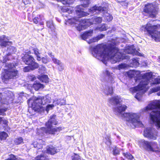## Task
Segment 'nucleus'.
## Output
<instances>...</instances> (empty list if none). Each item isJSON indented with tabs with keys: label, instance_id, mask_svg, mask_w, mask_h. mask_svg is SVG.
Here are the masks:
<instances>
[{
	"label": "nucleus",
	"instance_id": "obj_1",
	"mask_svg": "<svg viewBox=\"0 0 160 160\" xmlns=\"http://www.w3.org/2000/svg\"><path fill=\"white\" fill-rule=\"evenodd\" d=\"M93 50L96 51L97 53L102 52V54H104V56L109 57L111 59L119 51L116 44L114 43H110L108 45L98 44L94 48Z\"/></svg>",
	"mask_w": 160,
	"mask_h": 160
},
{
	"label": "nucleus",
	"instance_id": "obj_2",
	"mask_svg": "<svg viewBox=\"0 0 160 160\" xmlns=\"http://www.w3.org/2000/svg\"><path fill=\"white\" fill-rule=\"evenodd\" d=\"M142 32H144L145 34L150 37L156 41H160V32L157 29H160V24L152 25L150 23H147L141 27Z\"/></svg>",
	"mask_w": 160,
	"mask_h": 160
},
{
	"label": "nucleus",
	"instance_id": "obj_3",
	"mask_svg": "<svg viewBox=\"0 0 160 160\" xmlns=\"http://www.w3.org/2000/svg\"><path fill=\"white\" fill-rule=\"evenodd\" d=\"M55 115H53L47 122L45 123L46 127H42L41 130L44 133L47 134L55 135L56 133L59 132L62 130V127H59L56 128H52V124L56 125L58 124V122L54 117Z\"/></svg>",
	"mask_w": 160,
	"mask_h": 160
},
{
	"label": "nucleus",
	"instance_id": "obj_4",
	"mask_svg": "<svg viewBox=\"0 0 160 160\" xmlns=\"http://www.w3.org/2000/svg\"><path fill=\"white\" fill-rule=\"evenodd\" d=\"M22 61L28 66L25 67L23 70L25 72H29L38 68L39 64L36 62L34 58L31 55L24 54L22 58Z\"/></svg>",
	"mask_w": 160,
	"mask_h": 160
},
{
	"label": "nucleus",
	"instance_id": "obj_5",
	"mask_svg": "<svg viewBox=\"0 0 160 160\" xmlns=\"http://www.w3.org/2000/svg\"><path fill=\"white\" fill-rule=\"evenodd\" d=\"M46 99V96H38L32 104V109L35 112H43L45 108L42 105H44L48 102Z\"/></svg>",
	"mask_w": 160,
	"mask_h": 160
},
{
	"label": "nucleus",
	"instance_id": "obj_6",
	"mask_svg": "<svg viewBox=\"0 0 160 160\" xmlns=\"http://www.w3.org/2000/svg\"><path fill=\"white\" fill-rule=\"evenodd\" d=\"M158 4L156 2L148 3L144 5L143 12L149 15V17L155 18L159 11Z\"/></svg>",
	"mask_w": 160,
	"mask_h": 160
},
{
	"label": "nucleus",
	"instance_id": "obj_7",
	"mask_svg": "<svg viewBox=\"0 0 160 160\" xmlns=\"http://www.w3.org/2000/svg\"><path fill=\"white\" fill-rule=\"evenodd\" d=\"M122 116L127 119L128 123L132 124L135 127H142L143 125L142 122L139 121L136 114L131 113L129 112H125L122 114Z\"/></svg>",
	"mask_w": 160,
	"mask_h": 160
},
{
	"label": "nucleus",
	"instance_id": "obj_8",
	"mask_svg": "<svg viewBox=\"0 0 160 160\" xmlns=\"http://www.w3.org/2000/svg\"><path fill=\"white\" fill-rule=\"evenodd\" d=\"M7 72L2 77V79L4 81H7L9 79H15L18 74V71L17 70L8 71L6 70Z\"/></svg>",
	"mask_w": 160,
	"mask_h": 160
},
{
	"label": "nucleus",
	"instance_id": "obj_9",
	"mask_svg": "<svg viewBox=\"0 0 160 160\" xmlns=\"http://www.w3.org/2000/svg\"><path fill=\"white\" fill-rule=\"evenodd\" d=\"M76 13L77 17H74L68 19L69 22L71 24L75 23L76 22H78L79 18L86 16L85 12L81 10H76Z\"/></svg>",
	"mask_w": 160,
	"mask_h": 160
},
{
	"label": "nucleus",
	"instance_id": "obj_10",
	"mask_svg": "<svg viewBox=\"0 0 160 160\" xmlns=\"http://www.w3.org/2000/svg\"><path fill=\"white\" fill-rule=\"evenodd\" d=\"M12 42L9 41L8 37L3 35L0 37V46L2 48H6L9 45H12Z\"/></svg>",
	"mask_w": 160,
	"mask_h": 160
},
{
	"label": "nucleus",
	"instance_id": "obj_11",
	"mask_svg": "<svg viewBox=\"0 0 160 160\" xmlns=\"http://www.w3.org/2000/svg\"><path fill=\"white\" fill-rule=\"evenodd\" d=\"M144 135L145 137L153 140L156 139V137L153 133L151 128H146L145 130L144 131Z\"/></svg>",
	"mask_w": 160,
	"mask_h": 160
},
{
	"label": "nucleus",
	"instance_id": "obj_12",
	"mask_svg": "<svg viewBox=\"0 0 160 160\" xmlns=\"http://www.w3.org/2000/svg\"><path fill=\"white\" fill-rule=\"evenodd\" d=\"M149 117L151 120L158 128H160V118L156 114L150 113Z\"/></svg>",
	"mask_w": 160,
	"mask_h": 160
},
{
	"label": "nucleus",
	"instance_id": "obj_13",
	"mask_svg": "<svg viewBox=\"0 0 160 160\" xmlns=\"http://www.w3.org/2000/svg\"><path fill=\"white\" fill-rule=\"evenodd\" d=\"M121 98L118 96H115L112 97L108 100L109 103L112 105H117L120 104L121 102Z\"/></svg>",
	"mask_w": 160,
	"mask_h": 160
},
{
	"label": "nucleus",
	"instance_id": "obj_14",
	"mask_svg": "<svg viewBox=\"0 0 160 160\" xmlns=\"http://www.w3.org/2000/svg\"><path fill=\"white\" fill-rule=\"evenodd\" d=\"M156 109H160V103L152 102L149 104L145 107V109L147 111H148Z\"/></svg>",
	"mask_w": 160,
	"mask_h": 160
},
{
	"label": "nucleus",
	"instance_id": "obj_15",
	"mask_svg": "<svg viewBox=\"0 0 160 160\" xmlns=\"http://www.w3.org/2000/svg\"><path fill=\"white\" fill-rule=\"evenodd\" d=\"M58 152L56 148L52 145L47 146L46 149V152L52 155H54Z\"/></svg>",
	"mask_w": 160,
	"mask_h": 160
},
{
	"label": "nucleus",
	"instance_id": "obj_16",
	"mask_svg": "<svg viewBox=\"0 0 160 160\" xmlns=\"http://www.w3.org/2000/svg\"><path fill=\"white\" fill-rule=\"evenodd\" d=\"M93 32V30L91 29L84 32L83 33L81 34L80 36L82 39L85 40L89 37H91L92 35Z\"/></svg>",
	"mask_w": 160,
	"mask_h": 160
},
{
	"label": "nucleus",
	"instance_id": "obj_17",
	"mask_svg": "<svg viewBox=\"0 0 160 160\" xmlns=\"http://www.w3.org/2000/svg\"><path fill=\"white\" fill-rule=\"evenodd\" d=\"M32 21L34 24H37L38 26L44 25V22L42 21V16L41 15H38L37 17H34L33 18Z\"/></svg>",
	"mask_w": 160,
	"mask_h": 160
},
{
	"label": "nucleus",
	"instance_id": "obj_18",
	"mask_svg": "<svg viewBox=\"0 0 160 160\" xmlns=\"http://www.w3.org/2000/svg\"><path fill=\"white\" fill-rule=\"evenodd\" d=\"M144 145L145 146L147 149L151 151H154V150L152 147L154 144H156V143L153 142H148L144 141L143 142Z\"/></svg>",
	"mask_w": 160,
	"mask_h": 160
},
{
	"label": "nucleus",
	"instance_id": "obj_19",
	"mask_svg": "<svg viewBox=\"0 0 160 160\" xmlns=\"http://www.w3.org/2000/svg\"><path fill=\"white\" fill-rule=\"evenodd\" d=\"M127 108V107L125 105H121L114 108V112H117L119 114H121L122 112H124Z\"/></svg>",
	"mask_w": 160,
	"mask_h": 160
},
{
	"label": "nucleus",
	"instance_id": "obj_20",
	"mask_svg": "<svg viewBox=\"0 0 160 160\" xmlns=\"http://www.w3.org/2000/svg\"><path fill=\"white\" fill-rule=\"evenodd\" d=\"M104 11V7L101 6H96V5L94 6L89 9V12L92 13H94L97 11Z\"/></svg>",
	"mask_w": 160,
	"mask_h": 160
},
{
	"label": "nucleus",
	"instance_id": "obj_21",
	"mask_svg": "<svg viewBox=\"0 0 160 160\" xmlns=\"http://www.w3.org/2000/svg\"><path fill=\"white\" fill-rule=\"evenodd\" d=\"M148 84V82L147 81L145 82L143 80L141 81L138 85L140 91L145 90Z\"/></svg>",
	"mask_w": 160,
	"mask_h": 160
},
{
	"label": "nucleus",
	"instance_id": "obj_22",
	"mask_svg": "<svg viewBox=\"0 0 160 160\" xmlns=\"http://www.w3.org/2000/svg\"><path fill=\"white\" fill-rule=\"evenodd\" d=\"M32 50L34 52V53L36 56V59L38 61H40L41 60V58L40 57V53L39 52V50L37 48H32Z\"/></svg>",
	"mask_w": 160,
	"mask_h": 160
},
{
	"label": "nucleus",
	"instance_id": "obj_23",
	"mask_svg": "<svg viewBox=\"0 0 160 160\" xmlns=\"http://www.w3.org/2000/svg\"><path fill=\"white\" fill-rule=\"evenodd\" d=\"M32 87L35 91H38L40 88H43L44 86L39 82H35L33 84Z\"/></svg>",
	"mask_w": 160,
	"mask_h": 160
},
{
	"label": "nucleus",
	"instance_id": "obj_24",
	"mask_svg": "<svg viewBox=\"0 0 160 160\" xmlns=\"http://www.w3.org/2000/svg\"><path fill=\"white\" fill-rule=\"evenodd\" d=\"M91 19L92 24H98L101 23L102 21V18L100 17H94Z\"/></svg>",
	"mask_w": 160,
	"mask_h": 160
},
{
	"label": "nucleus",
	"instance_id": "obj_25",
	"mask_svg": "<svg viewBox=\"0 0 160 160\" xmlns=\"http://www.w3.org/2000/svg\"><path fill=\"white\" fill-rule=\"evenodd\" d=\"M142 75L141 74V72L138 71L134 70V80L136 82L138 80H139L141 79Z\"/></svg>",
	"mask_w": 160,
	"mask_h": 160
},
{
	"label": "nucleus",
	"instance_id": "obj_26",
	"mask_svg": "<svg viewBox=\"0 0 160 160\" xmlns=\"http://www.w3.org/2000/svg\"><path fill=\"white\" fill-rule=\"evenodd\" d=\"M38 78L42 82L47 83L48 82V78L47 75L39 76Z\"/></svg>",
	"mask_w": 160,
	"mask_h": 160
},
{
	"label": "nucleus",
	"instance_id": "obj_27",
	"mask_svg": "<svg viewBox=\"0 0 160 160\" xmlns=\"http://www.w3.org/2000/svg\"><path fill=\"white\" fill-rule=\"evenodd\" d=\"M134 70H129L126 72L125 75L129 78L132 79L134 77Z\"/></svg>",
	"mask_w": 160,
	"mask_h": 160
},
{
	"label": "nucleus",
	"instance_id": "obj_28",
	"mask_svg": "<svg viewBox=\"0 0 160 160\" xmlns=\"http://www.w3.org/2000/svg\"><path fill=\"white\" fill-rule=\"evenodd\" d=\"M123 155L127 159L130 160H132L134 158L133 156L129 152H123Z\"/></svg>",
	"mask_w": 160,
	"mask_h": 160
},
{
	"label": "nucleus",
	"instance_id": "obj_29",
	"mask_svg": "<svg viewBox=\"0 0 160 160\" xmlns=\"http://www.w3.org/2000/svg\"><path fill=\"white\" fill-rule=\"evenodd\" d=\"M8 136V134L4 131L0 132V140H6Z\"/></svg>",
	"mask_w": 160,
	"mask_h": 160
},
{
	"label": "nucleus",
	"instance_id": "obj_30",
	"mask_svg": "<svg viewBox=\"0 0 160 160\" xmlns=\"http://www.w3.org/2000/svg\"><path fill=\"white\" fill-rule=\"evenodd\" d=\"M23 138L22 137H19L15 139L14 140V143L15 145H18L23 143Z\"/></svg>",
	"mask_w": 160,
	"mask_h": 160
},
{
	"label": "nucleus",
	"instance_id": "obj_31",
	"mask_svg": "<svg viewBox=\"0 0 160 160\" xmlns=\"http://www.w3.org/2000/svg\"><path fill=\"white\" fill-rule=\"evenodd\" d=\"M49 55L51 56L52 61L55 64H56L57 65H59V64H60V63L61 62L60 60L55 58L53 55H52L51 53L49 54Z\"/></svg>",
	"mask_w": 160,
	"mask_h": 160
},
{
	"label": "nucleus",
	"instance_id": "obj_32",
	"mask_svg": "<svg viewBox=\"0 0 160 160\" xmlns=\"http://www.w3.org/2000/svg\"><path fill=\"white\" fill-rule=\"evenodd\" d=\"M60 1L64 5H69L70 4L72 3L75 0H57Z\"/></svg>",
	"mask_w": 160,
	"mask_h": 160
},
{
	"label": "nucleus",
	"instance_id": "obj_33",
	"mask_svg": "<svg viewBox=\"0 0 160 160\" xmlns=\"http://www.w3.org/2000/svg\"><path fill=\"white\" fill-rule=\"evenodd\" d=\"M35 160H48V158L46 156L41 154L37 156L35 158Z\"/></svg>",
	"mask_w": 160,
	"mask_h": 160
},
{
	"label": "nucleus",
	"instance_id": "obj_34",
	"mask_svg": "<svg viewBox=\"0 0 160 160\" xmlns=\"http://www.w3.org/2000/svg\"><path fill=\"white\" fill-rule=\"evenodd\" d=\"M112 154L114 156H117L120 154V151L119 150L118 148L116 146H115L113 149Z\"/></svg>",
	"mask_w": 160,
	"mask_h": 160
},
{
	"label": "nucleus",
	"instance_id": "obj_35",
	"mask_svg": "<svg viewBox=\"0 0 160 160\" xmlns=\"http://www.w3.org/2000/svg\"><path fill=\"white\" fill-rule=\"evenodd\" d=\"M5 67L8 70H11L15 68V66L13 63H7L5 64Z\"/></svg>",
	"mask_w": 160,
	"mask_h": 160
},
{
	"label": "nucleus",
	"instance_id": "obj_36",
	"mask_svg": "<svg viewBox=\"0 0 160 160\" xmlns=\"http://www.w3.org/2000/svg\"><path fill=\"white\" fill-rule=\"evenodd\" d=\"M74 156L72 157V160H85L82 159L79 154L74 153Z\"/></svg>",
	"mask_w": 160,
	"mask_h": 160
},
{
	"label": "nucleus",
	"instance_id": "obj_37",
	"mask_svg": "<svg viewBox=\"0 0 160 160\" xmlns=\"http://www.w3.org/2000/svg\"><path fill=\"white\" fill-rule=\"evenodd\" d=\"M138 85L132 88H130L129 90L132 93H135L137 92L138 91H140L139 89Z\"/></svg>",
	"mask_w": 160,
	"mask_h": 160
},
{
	"label": "nucleus",
	"instance_id": "obj_38",
	"mask_svg": "<svg viewBox=\"0 0 160 160\" xmlns=\"http://www.w3.org/2000/svg\"><path fill=\"white\" fill-rule=\"evenodd\" d=\"M58 104L60 105H66V100L64 98L59 99L58 100Z\"/></svg>",
	"mask_w": 160,
	"mask_h": 160
},
{
	"label": "nucleus",
	"instance_id": "obj_39",
	"mask_svg": "<svg viewBox=\"0 0 160 160\" xmlns=\"http://www.w3.org/2000/svg\"><path fill=\"white\" fill-rule=\"evenodd\" d=\"M90 0H84L83 3L81 5L84 8L88 7L90 4Z\"/></svg>",
	"mask_w": 160,
	"mask_h": 160
},
{
	"label": "nucleus",
	"instance_id": "obj_40",
	"mask_svg": "<svg viewBox=\"0 0 160 160\" xmlns=\"http://www.w3.org/2000/svg\"><path fill=\"white\" fill-rule=\"evenodd\" d=\"M159 91H160V86H158L157 87H154L151 89L150 90V92L151 93H152L158 92Z\"/></svg>",
	"mask_w": 160,
	"mask_h": 160
},
{
	"label": "nucleus",
	"instance_id": "obj_41",
	"mask_svg": "<svg viewBox=\"0 0 160 160\" xmlns=\"http://www.w3.org/2000/svg\"><path fill=\"white\" fill-rule=\"evenodd\" d=\"M98 29L101 32L106 31L107 29L105 24H102L98 28Z\"/></svg>",
	"mask_w": 160,
	"mask_h": 160
},
{
	"label": "nucleus",
	"instance_id": "obj_42",
	"mask_svg": "<svg viewBox=\"0 0 160 160\" xmlns=\"http://www.w3.org/2000/svg\"><path fill=\"white\" fill-rule=\"evenodd\" d=\"M98 41L97 40L96 37H94L92 38L89 39V41H87L88 43L89 44H91L92 43L97 42Z\"/></svg>",
	"mask_w": 160,
	"mask_h": 160
},
{
	"label": "nucleus",
	"instance_id": "obj_43",
	"mask_svg": "<svg viewBox=\"0 0 160 160\" xmlns=\"http://www.w3.org/2000/svg\"><path fill=\"white\" fill-rule=\"evenodd\" d=\"M84 27L85 25H83L80 24H78V26L77 27V29L78 31H80L84 29L85 28Z\"/></svg>",
	"mask_w": 160,
	"mask_h": 160
},
{
	"label": "nucleus",
	"instance_id": "obj_44",
	"mask_svg": "<svg viewBox=\"0 0 160 160\" xmlns=\"http://www.w3.org/2000/svg\"><path fill=\"white\" fill-rule=\"evenodd\" d=\"M54 107V106L53 104H48L46 107L45 110L48 112L50 109H52Z\"/></svg>",
	"mask_w": 160,
	"mask_h": 160
},
{
	"label": "nucleus",
	"instance_id": "obj_45",
	"mask_svg": "<svg viewBox=\"0 0 160 160\" xmlns=\"http://www.w3.org/2000/svg\"><path fill=\"white\" fill-rule=\"evenodd\" d=\"M41 60L42 63L46 64L49 62V60L48 58L46 57H43L41 58Z\"/></svg>",
	"mask_w": 160,
	"mask_h": 160
},
{
	"label": "nucleus",
	"instance_id": "obj_46",
	"mask_svg": "<svg viewBox=\"0 0 160 160\" xmlns=\"http://www.w3.org/2000/svg\"><path fill=\"white\" fill-rule=\"evenodd\" d=\"M105 36V35L102 34H100L96 37L98 42L100 40L103 38Z\"/></svg>",
	"mask_w": 160,
	"mask_h": 160
},
{
	"label": "nucleus",
	"instance_id": "obj_47",
	"mask_svg": "<svg viewBox=\"0 0 160 160\" xmlns=\"http://www.w3.org/2000/svg\"><path fill=\"white\" fill-rule=\"evenodd\" d=\"M47 26L50 28H52L53 27V25L52 23L50 21L47 22Z\"/></svg>",
	"mask_w": 160,
	"mask_h": 160
},
{
	"label": "nucleus",
	"instance_id": "obj_48",
	"mask_svg": "<svg viewBox=\"0 0 160 160\" xmlns=\"http://www.w3.org/2000/svg\"><path fill=\"white\" fill-rule=\"evenodd\" d=\"M57 66V69L59 71H61L63 69V67L62 62L60 63V64L59 65H58Z\"/></svg>",
	"mask_w": 160,
	"mask_h": 160
},
{
	"label": "nucleus",
	"instance_id": "obj_49",
	"mask_svg": "<svg viewBox=\"0 0 160 160\" xmlns=\"http://www.w3.org/2000/svg\"><path fill=\"white\" fill-rule=\"evenodd\" d=\"M10 60V59L8 57V56H4L3 58V59H2V63H6V62L8 61H9Z\"/></svg>",
	"mask_w": 160,
	"mask_h": 160
},
{
	"label": "nucleus",
	"instance_id": "obj_50",
	"mask_svg": "<svg viewBox=\"0 0 160 160\" xmlns=\"http://www.w3.org/2000/svg\"><path fill=\"white\" fill-rule=\"evenodd\" d=\"M106 19L107 21L110 22L113 19V17L112 15L109 14L106 16Z\"/></svg>",
	"mask_w": 160,
	"mask_h": 160
},
{
	"label": "nucleus",
	"instance_id": "obj_51",
	"mask_svg": "<svg viewBox=\"0 0 160 160\" xmlns=\"http://www.w3.org/2000/svg\"><path fill=\"white\" fill-rule=\"evenodd\" d=\"M159 83H160V79L158 78H155L152 82V84L153 85L158 84Z\"/></svg>",
	"mask_w": 160,
	"mask_h": 160
},
{
	"label": "nucleus",
	"instance_id": "obj_52",
	"mask_svg": "<svg viewBox=\"0 0 160 160\" xmlns=\"http://www.w3.org/2000/svg\"><path fill=\"white\" fill-rule=\"evenodd\" d=\"M126 64L124 63H121L118 65V68L119 69H124L126 68Z\"/></svg>",
	"mask_w": 160,
	"mask_h": 160
},
{
	"label": "nucleus",
	"instance_id": "obj_53",
	"mask_svg": "<svg viewBox=\"0 0 160 160\" xmlns=\"http://www.w3.org/2000/svg\"><path fill=\"white\" fill-rule=\"evenodd\" d=\"M88 19H81L79 21L80 23L85 24L88 22Z\"/></svg>",
	"mask_w": 160,
	"mask_h": 160
},
{
	"label": "nucleus",
	"instance_id": "obj_54",
	"mask_svg": "<svg viewBox=\"0 0 160 160\" xmlns=\"http://www.w3.org/2000/svg\"><path fill=\"white\" fill-rule=\"evenodd\" d=\"M151 113L153 114H158L159 117H160V110H156L152 111Z\"/></svg>",
	"mask_w": 160,
	"mask_h": 160
},
{
	"label": "nucleus",
	"instance_id": "obj_55",
	"mask_svg": "<svg viewBox=\"0 0 160 160\" xmlns=\"http://www.w3.org/2000/svg\"><path fill=\"white\" fill-rule=\"evenodd\" d=\"M108 89L109 90V91H108V93L107 94V95H112L113 93V88L112 87H109L108 88Z\"/></svg>",
	"mask_w": 160,
	"mask_h": 160
},
{
	"label": "nucleus",
	"instance_id": "obj_56",
	"mask_svg": "<svg viewBox=\"0 0 160 160\" xmlns=\"http://www.w3.org/2000/svg\"><path fill=\"white\" fill-rule=\"evenodd\" d=\"M110 136H107L105 138V139L107 140V142H108V143L111 144V140L110 139Z\"/></svg>",
	"mask_w": 160,
	"mask_h": 160
},
{
	"label": "nucleus",
	"instance_id": "obj_57",
	"mask_svg": "<svg viewBox=\"0 0 160 160\" xmlns=\"http://www.w3.org/2000/svg\"><path fill=\"white\" fill-rule=\"evenodd\" d=\"M23 2L25 5L30 4L31 3L30 0H23Z\"/></svg>",
	"mask_w": 160,
	"mask_h": 160
},
{
	"label": "nucleus",
	"instance_id": "obj_58",
	"mask_svg": "<svg viewBox=\"0 0 160 160\" xmlns=\"http://www.w3.org/2000/svg\"><path fill=\"white\" fill-rule=\"evenodd\" d=\"M62 11L63 12H67L69 11V9L67 8L63 7L62 8Z\"/></svg>",
	"mask_w": 160,
	"mask_h": 160
},
{
	"label": "nucleus",
	"instance_id": "obj_59",
	"mask_svg": "<svg viewBox=\"0 0 160 160\" xmlns=\"http://www.w3.org/2000/svg\"><path fill=\"white\" fill-rule=\"evenodd\" d=\"M16 48L15 47L13 46H10L9 47L7 48V49L9 51H10V49H12L14 51V50H16Z\"/></svg>",
	"mask_w": 160,
	"mask_h": 160
},
{
	"label": "nucleus",
	"instance_id": "obj_60",
	"mask_svg": "<svg viewBox=\"0 0 160 160\" xmlns=\"http://www.w3.org/2000/svg\"><path fill=\"white\" fill-rule=\"evenodd\" d=\"M2 123L3 124L5 125H8V120H6L4 119L3 120H2Z\"/></svg>",
	"mask_w": 160,
	"mask_h": 160
},
{
	"label": "nucleus",
	"instance_id": "obj_61",
	"mask_svg": "<svg viewBox=\"0 0 160 160\" xmlns=\"http://www.w3.org/2000/svg\"><path fill=\"white\" fill-rule=\"evenodd\" d=\"M31 53V52L30 50H29L27 52H25V54H28V55H30V54Z\"/></svg>",
	"mask_w": 160,
	"mask_h": 160
},
{
	"label": "nucleus",
	"instance_id": "obj_62",
	"mask_svg": "<svg viewBox=\"0 0 160 160\" xmlns=\"http://www.w3.org/2000/svg\"><path fill=\"white\" fill-rule=\"evenodd\" d=\"M4 111L3 109H0V115H2Z\"/></svg>",
	"mask_w": 160,
	"mask_h": 160
},
{
	"label": "nucleus",
	"instance_id": "obj_63",
	"mask_svg": "<svg viewBox=\"0 0 160 160\" xmlns=\"http://www.w3.org/2000/svg\"><path fill=\"white\" fill-rule=\"evenodd\" d=\"M105 72L107 75H110V72H109L108 71L106 70Z\"/></svg>",
	"mask_w": 160,
	"mask_h": 160
},
{
	"label": "nucleus",
	"instance_id": "obj_64",
	"mask_svg": "<svg viewBox=\"0 0 160 160\" xmlns=\"http://www.w3.org/2000/svg\"><path fill=\"white\" fill-rule=\"evenodd\" d=\"M2 95L1 93H0V102L2 100Z\"/></svg>",
	"mask_w": 160,
	"mask_h": 160
}]
</instances>
